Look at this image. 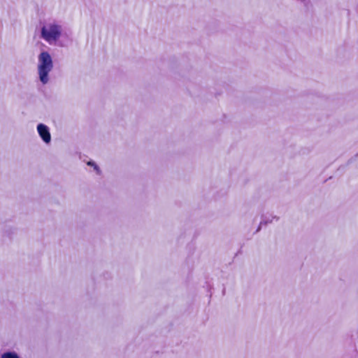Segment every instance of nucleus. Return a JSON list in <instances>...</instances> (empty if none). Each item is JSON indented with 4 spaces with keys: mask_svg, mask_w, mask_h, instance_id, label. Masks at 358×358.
Instances as JSON below:
<instances>
[{
    "mask_svg": "<svg viewBox=\"0 0 358 358\" xmlns=\"http://www.w3.org/2000/svg\"><path fill=\"white\" fill-rule=\"evenodd\" d=\"M1 358H20L15 352H5L1 355Z\"/></svg>",
    "mask_w": 358,
    "mask_h": 358,
    "instance_id": "20e7f679",
    "label": "nucleus"
},
{
    "mask_svg": "<svg viewBox=\"0 0 358 358\" xmlns=\"http://www.w3.org/2000/svg\"><path fill=\"white\" fill-rule=\"evenodd\" d=\"M63 34V27L56 20L43 22L40 28V37L49 45H55Z\"/></svg>",
    "mask_w": 358,
    "mask_h": 358,
    "instance_id": "f257e3e1",
    "label": "nucleus"
},
{
    "mask_svg": "<svg viewBox=\"0 0 358 358\" xmlns=\"http://www.w3.org/2000/svg\"><path fill=\"white\" fill-rule=\"evenodd\" d=\"M87 165L89 166H93L94 169L97 171V172H99V167L97 166V165L93 162H87Z\"/></svg>",
    "mask_w": 358,
    "mask_h": 358,
    "instance_id": "39448f33",
    "label": "nucleus"
},
{
    "mask_svg": "<svg viewBox=\"0 0 358 358\" xmlns=\"http://www.w3.org/2000/svg\"><path fill=\"white\" fill-rule=\"evenodd\" d=\"M53 66L50 54L47 51H42L38 56L37 74L43 85H47L50 82V73Z\"/></svg>",
    "mask_w": 358,
    "mask_h": 358,
    "instance_id": "f03ea898",
    "label": "nucleus"
},
{
    "mask_svg": "<svg viewBox=\"0 0 358 358\" xmlns=\"http://www.w3.org/2000/svg\"><path fill=\"white\" fill-rule=\"evenodd\" d=\"M37 131L45 143L49 144L50 143L51 135L48 126L42 123L38 124L37 125Z\"/></svg>",
    "mask_w": 358,
    "mask_h": 358,
    "instance_id": "7ed1b4c3",
    "label": "nucleus"
}]
</instances>
